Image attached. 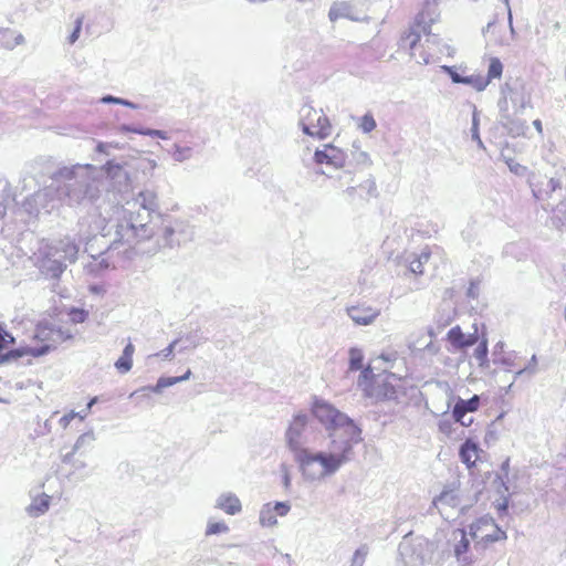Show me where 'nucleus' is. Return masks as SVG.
Segmentation results:
<instances>
[{"label":"nucleus","mask_w":566,"mask_h":566,"mask_svg":"<svg viewBox=\"0 0 566 566\" xmlns=\"http://www.w3.org/2000/svg\"><path fill=\"white\" fill-rule=\"evenodd\" d=\"M311 412L313 417L328 431L332 443L337 440L361 441L360 428L345 413L336 409L332 403L315 399Z\"/></svg>","instance_id":"1"},{"label":"nucleus","mask_w":566,"mask_h":566,"mask_svg":"<svg viewBox=\"0 0 566 566\" xmlns=\"http://www.w3.org/2000/svg\"><path fill=\"white\" fill-rule=\"evenodd\" d=\"M358 387L375 403L397 400L405 395L403 379L392 373L374 374L370 367L361 370Z\"/></svg>","instance_id":"2"},{"label":"nucleus","mask_w":566,"mask_h":566,"mask_svg":"<svg viewBox=\"0 0 566 566\" xmlns=\"http://www.w3.org/2000/svg\"><path fill=\"white\" fill-rule=\"evenodd\" d=\"M73 338V334L63 327H55L48 322H39L29 343L12 352L14 357H41Z\"/></svg>","instance_id":"3"},{"label":"nucleus","mask_w":566,"mask_h":566,"mask_svg":"<svg viewBox=\"0 0 566 566\" xmlns=\"http://www.w3.org/2000/svg\"><path fill=\"white\" fill-rule=\"evenodd\" d=\"M359 441L352 440H337L336 444L332 443V451L329 453L312 454L306 452L305 461H298L301 468L306 470L310 465L318 462L322 465V474L327 475L334 473L342 464L349 460V455L355 443Z\"/></svg>","instance_id":"4"},{"label":"nucleus","mask_w":566,"mask_h":566,"mask_svg":"<svg viewBox=\"0 0 566 566\" xmlns=\"http://www.w3.org/2000/svg\"><path fill=\"white\" fill-rule=\"evenodd\" d=\"M468 534L475 547L486 548L490 545L505 541L506 533L490 516H481L469 525Z\"/></svg>","instance_id":"5"},{"label":"nucleus","mask_w":566,"mask_h":566,"mask_svg":"<svg viewBox=\"0 0 566 566\" xmlns=\"http://www.w3.org/2000/svg\"><path fill=\"white\" fill-rule=\"evenodd\" d=\"M301 125L303 132L312 137L325 139L332 133V124L323 109L304 105L301 111Z\"/></svg>","instance_id":"6"},{"label":"nucleus","mask_w":566,"mask_h":566,"mask_svg":"<svg viewBox=\"0 0 566 566\" xmlns=\"http://www.w3.org/2000/svg\"><path fill=\"white\" fill-rule=\"evenodd\" d=\"M307 416L304 413L294 416L285 434L287 446L297 462L307 459L306 452L308 450L303 447V436L307 427Z\"/></svg>","instance_id":"7"},{"label":"nucleus","mask_w":566,"mask_h":566,"mask_svg":"<svg viewBox=\"0 0 566 566\" xmlns=\"http://www.w3.org/2000/svg\"><path fill=\"white\" fill-rule=\"evenodd\" d=\"M431 24L424 21L423 15H418L412 23L401 33L399 46L412 51L420 42L422 36L429 35Z\"/></svg>","instance_id":"8"},{"label":"nucleus","mask_w":566,"mask_h":566,"mask_svg":"<svg viewBox=\"0 0 566 566\" xmlns=\"http://www.w3.org/2000/svg\"><path fill=\"white\" fill-rule=\"evenodd\" d=\"M346 158V153L333 144H325L322 149L314 153V161L317 165H328L335 168L344 167Z\"/></svg>","instance_id":"9"},{"label":"nucleus","mask_w":566,"mask_h":566,"mask_svg":"<svg viewBox=\"0 0 566 566\" xmlns=\"http://www.w3.org/2000/svg\"><path fill=\"white\" fill-rule=\"evenodd\" d=\"M453 553L457 560L461 566H471L473 559L468 556L470 549V542L468 538V532L464 528H457L452 532Z\"/></svg>","instance_id":"10"},{"label":"nucleus","mask_w":566,"mask_h":566,"mask_svg":"<svg viewBox=\"0 0 566 566\" xmlns=\"http://www.w3.org/2000/svg\"><path fill=\"white\" fill-rule=\"evenodd\" d=\"M346 311L349 317L358 325H369L380 314L379 308L366 303H359L357 305L349 306Z\"/></svg>","instance_id":"11"},{"label":"nucleus","mask_w":566,"mask_h":566,"mask_svg":"<svg viewBox=\"0 0 566 566\" xmlns=\"http://www.w3.org/2000/svg\"><path fill=\"white\" fill-rule=\"evenodd\" d=\"M479 407L480 397L478 395H474L472 398L468 400L459 399L453 407L452 417L457 422L461 423L464 427H469L472 423L473 419L470 418V422H465L464 417L468 412L476 411Z\"/></svg>","instance_id":"12"},{"label":"nucleus","mask_w":566,"mask_h":566,"mask_svg":"<svg viewBox=\"0 0 566 566\" xmlns=\"http://www.w3.org/2000/svg\"><path fill=\"white\" fill-rule=\"evenodd\" d=\"M448 342L457 349H464L478 343L479 336L474 332L465 335L460 326H453L447 334Z\"/></svg>","instance_id":"13"},{"label":"nucleus","mask_w":566,"mask_h":566,"mask_svg":"<svg viewBox=\"0 0 566 566\" xmlns=\"http://www.w3.org/2000/svg\"><path fill=\"white\" fill-rule=\"evenodd\" d=\"M480 451L481 450H480L479 446L471 439H468L461 446L459 455H460L461 461L469 469H471V468L475 467V463L479 460Z\"/></svg>","instance_id":"14"},{"label":"nucleus","mask_w":566,"mask_h":566,"mask_svg":"<svg viewBox=\"0 0 566 566\" xmlns=\"http://www.w3.org/2000/svg\"><path fill=\"white\" fill-rule=\"evenodd\" d=\"M217 506L229 515H234L242 510L239 497L231 493L221 495L218 500Z\"/></svg>","instance_id":"15"},{"label":"nucleus","mask_w":566,"mask_h":566,"mask_svg":"<svg viewBox=\"0 0 566 566\" xmlns=\"http://www.w3.org/2000/svg\"><path fill=\"white\" fill-rule=\"evenodd\" d=\"M23 42L22 34L13 29H0V49L12 50Z\"/></svg>","instance_id":"16"},{"label":"nucleus","mask_w":566,"mask_h":566,"mask_svg":"<svg viewBox=\"0 0 566 566\" xmlns=\"http://www.w3.org/2000/svg\"><path fill=\"white\" fill-rule=\"evenodd\" d=\"M51 497L48 494H40L33 497L27 511L30 516L38 517L44 514L50 507Z\"/></svg>","instance_id":"17"},{"label":"nucleus","mask_w":566,"mask_h":566,"mask_svg":"<svg viewBox=\"0 0 566 566\" xmlns=\"http://www.w3.org/2000/svg\"><path fill=\"white\" fill-rule=\"evenodd\" d=\"M134 353H135L134 345L132 343H128L125 346L122 356L115 363V367L117 368V370L119 373L126 374L132 369Z\"/></svg>","instance_id":"18"},{"label":"nucleus","mask_w":566,"mask_h":566,"mask_svg":"<svg viewBox=\"0 0 566 566\" xmlns=\"http://www.w3.org/2000/svg\"><path fill=\"white\" fill-rule=\"evenodd\" d=\"M433 505H450L457 506L460 504V496L455 489H446L433 500Z\"/></svg>","instance_id":"19"},{"label":"nucleus","mask_w":566,"mask_h":566,"mask_svg":"<svg viewBox=\"0 0 566 566\" xmlns=\"http://www.w3.org/2000/svg\"><path fill=\"white\" fill-rule=\"evenodd\" d=\"M431 256V251L426 248L419 254H415L409 261V269L415 274H423L424 264L428 263Z\"/></svg>","instance_id":"20"},{"label":"nucleus","mask_w":566,"mask_h":566,"mask_svg":"<svg viewBox=\"0 0 566 566\" xmlns=\"http://www.w3.org/2000/svg\"><path fill=\"white\" fill-rule=\"evenodd\" d=\"M275 512L271 509V503L263 506L260 512V523L262 526L271 527L277 523Z\"/></svg>","instance_id":"21"},{"label":"nucleus","mask_w":566,"mask_h":566,"mask_svg":"<svg viewBox=\"0 0 566 566\" xmlns=\"http://www.w3.org/2000/svg\"><path fill=\"white\" fill-rule=\"evenodd\" d=\"M503 73V64L497 57H492L490 60L489 70L485 78L489 80V84L495 80L501 78Z\"/></svg>","instance_id":"22"},{"label":"nucleus","mask_w":566,"mask_h":566,"mask_svg":"<svg viewBox=\"0 0 566 566\" xmlns=\"http://www.w3.org/2000/svg\"><path fill=\"white\" fill-rule=\"evenodd\" d=\"M464 84L472 86L474 90L481 92L484 91L489 85V80L482 74H472L465 76Z\"/></svg>","instance_id":"23"},{"label":"nucleus","mask_w":566,"mask_h":566,"mask_svg":"<svg viewBox=\"0 0 566 566\" xmlns=\"http://www.w3.org/2000/svg\"><path fill=\"white\" fill-rule=\"evenodd\" d=\"M192 156V148L189 146H182L175 144L171 150V157L177 161H185L190 159Z\"/></svg>","instance_id":"24"},{"label":"nucleus","mask_w":566,"mask_h":566,"mask_svg":"<svg viewBox=\"0 0 566 566\" xmlns=\"http://www.w3.org/2000/svg\"><path fill=\"white\" fill-rule=\"evenodd\" d=\"M190 375H191V371H190V369H188L180 377H161V378H159V380L157 382L156 389L159 390L161 388L172 386L179 381L187 380V379H189Z\"/></svg>","instance_id":"25"},{"label":"nucleus","mask_w":566,"mask_h":566,"mask_svg":"<svg viewBox=\"0 0 566 566\" xmlns=\"http://www.w3.org/2000/svg\"><path fill=\"white\" fill-rule=\"evenodd\" d=\"M377 127L376 120L370 113L365 114L359 118L358 128L363 133H371Z\"/></svg>","instance_id":"26"},{"label":"nucleus","mask_w":566,"mask_h":566,"mask_svg":"<svg viewBox=\"0 0 566 566\" xmlns=\"http://www.w3.org/2000/svg\"><path fill=\"white\" fill-rule=\"evenodd\" d=\"M67 315L73 324H81L87 319L88 312L83 308L72 307L69 310Z\"/></svg>","instance_id":"27"},{"label":"nucleus","mask_w":566,"mask_h":566,"mask_svg":"<svg viewBox=\"0 0 566 566\" xmlns=\"http://www.w3.org/2000/svg\"><path fill=\"white\" fill-rule=\"evenodd\" d=\"M61 244H62L63 251L70 256V260L72 262H74L76 259V254L78 252V248H77L76 243L74 241L67 239L65 241H61Z\"/></svg>","instance_id":"28"},{"label":"nucleus","mask_w":566,"mask_h":566,"mask_svg":"<svg viewBox=\"0 0 566 566\" xmlns=\"http://www.w3.org/2000/svg\"><path fill=\"white\" fill-rule=\"evenodd\" d=\"M363 368V355L357 349L350 350L349 369L358 370Z\"/></svg>","instance_id":"29"},{"label":"nucleus","mask_w":566,"mask_h":566,"mask_svg":"<svg viewBox=\"0 0 566 566\" xmlns=\"http://www.w3.org/2000/svg\"><path fill=\"white\" fill-rule=\"evenodd\" d=\"M228 530H229V527L223 522H211L207 526L206 534L214 535V534L228 532Z\"/></svg>","instance_id":"30"},{"label":"nucleus","mask_w":566,"mask_h":566,"mask_svg":"<svg viewBox=\"0 0 566 566\" xmlns=\"http://www.w3.org/2000/svg\"><path fill=\"white\" fill-rule=\"evenodd\" d=\"M474 356L478 360H480L481 364H484L488 358V342L486 339H483L479 343L478 347L475 348Z\"/></svg>","instance_id":"31"},{"label":"nucleus","mask_w":566,"mask_h":566,"mask_svg":"<svg viewBox=\"0 0 566 566\" xmlns=\"http://www.w3.org/2000/svg\"><path fill=\"white\" fill-rule=\"evenodd\" d=\"M13 336L0 326V350L7 348L9 345L13 344Z\"/></svg>","instance_id":"32"},{"label":"nucleus","mask_w":566,"mask_h":566,"mask_svg":"<svg viewBox=\"0 0 566 566\" xmlns=\"http://www.w3.org/2000/svg\"><path fill=\"white\" fill-rule=\"evenodd\" d=\"M271 509L275 512L276 516H285L290 511V505L284 502H276L271 504Z\"/></svg>","instance_id":"33"},{"label":"nucleus","mask_w":566,"mask_h":566,"mask_svg":"<svg viewBox=\"0 0 566 566\" xmlns=\"http://www.w3.org/2000/svg\"><path fill=\"white\" fill-rule=\"evenodd\" d=\"M82 24H83V18L82 17H77L76 20H75L74 30L72 31V33H71V35L69 38V42L71 44H73L78 39L81 30H82Z\"/></svg>","instance_id":"34"},{"label":"nucleus","mask_w":566,"mask_h":566,"mask_svg":"<svg viewBox=\"0 0 566 566\" xmlns=\"http://www.w3.org/2000/svg\"><path fill=\"white\" fill-rule=\"evenodd\" d=\"M76 417L80 418V420H83L84 419V416H80V413H76L74 411H70L69 413L64 415L61 419H60V424L62 428L66 429L71 421L73 419H75Z\"/></svg>","instance_id":"35"},{"label":"nucleus","mask_w":566,"mask_h":566,"mask_svg":"<svg viewBox=\"0 0 566 566\" xmlns=\"http://www.w3.org/2000/svg\"><path fill=\"white\" fill-rule=\"evenodd\" d=\"M446 70L448 71V73L450 74L451 80H452L454 83L464 84V82H465V76H461L460 74H458L457 72H454L451 67H446Z\"/></svg>","instance_id":"36"},{"label":"nucleus","mask_w":566,"mask_h":566,"mask_svg":"<svg viewBox=\"0 0 566 566\" xmlns=\"http://www.w3.org/2000/svg\"><path fill=\"white\" fill-rule=\"evenodd\" d=\"M451 423L449 421H441L439 423V430L446 434H449L451 432Z\"/></svg>","instance_id":"37"},{"label":"nucleus","mask_w":566,"mask_h":566,"mask_svg":"<svg viewBox=\"0 0 566 566\" xmlns=\"http://www.w3.org/2000/svg\"><path fill=\"white\" fill-rule=\"evenodd\" d=\"M507 505H509V504H507V501H506V500H504L503 502H501V503H499V504L496 505V511H497L499 513H504V512H506V510H507Z\"/></svg>","instance_id":"38"},{"label":"nucleus","mask_w":566,"mask_h":566,"mask_svg":"<svg viewBox=\"0 0 566 566\" xmlns=\"http://www.w3.org/2000/svg\"><path fill=\"white\" fill-rule=\"evenodd\" d=\"M533 125L534 127L536 128V130L542 134L543 133V125H542V122L539 119H535L533 122Z\"/></svg>","instance_id":"39"},{"label":"nucleus","mask_w":566,"mask_h":566,"mask_svg":"<svg viewBox=\"0 0 566 566\" xmlns=\"http://www.w3.org/2000/svg\"><path fill=\"white\" fill-rule=\"evenodd\" d=\"M103 102H113V103H122L119 98L107 96L103 98Z\"/></svg>","instance_id":"40"},{"label":"nucleus","mask_w":566,"mask_h":566,"mask_svg":"<svg viewBox=\"0 0 566 566\" xmlns=\"http://www.w3.org/2000/svg\"><path fill=\"white\" fill-rule=\"evenodd\" d=\"M151 135L157 136V137L163 138V139H165V138H166L165 133H164V132H161V130H154V132L151 133Z\"/></svg>","instance_id":"41"},{"label":"nucleus","mask_w":566,"mask_h":566,"mask_svg":"<svg viewBox=\"0 0 566 566\" xmlns=\"http://www.w3.org/2000/svg\"><path fill=\"white\" fill-rule=\"evenodd\" d=\"M175 344H176V342L171 343L169 345V347L167 348L169 354L172 352Z\"/></svg>","instance_id":"42"},{"label":"nucleus","mask_w":566,"mask_h":566,"mask_svg":"<svg viewBox=\"0 0 566 566\" xmlns=\"http://www.w3.org/2000/svg\"><path fill=\"white\" fill-rule=\"evenodd\" d=\"M95 402V399H92L91 402H88V408Z\"/></svg>","instance_id":"43"},{"label":"nucleus","mask_w":566,"mask_h":566,"mask_svg":"<svg viewBox=\"0 0 566 566\" xmlns=\"http://www.w3.org/2000/svg\"><path fill=\"white\" fill-rule=\"evenodd\" d=\"M564 74H565V78H566V66H565V72H564Z\"/></svg>","instance_id":"44"}]
</instances>
